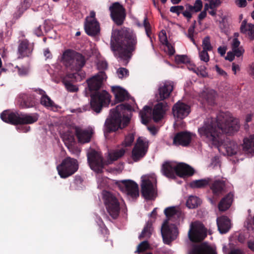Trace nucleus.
<instances>
[{
	"label": "nucleus",
	"mask_w": 254,
	"mask_h": 254,
	"mask_svg": "<svg viewBox=\"0 0 254 254\" xmlns=\"http://www.w3.org/2000/svg\"><path fill=\"white\" fill-rule=\"evenodd\" d=\"M151 227L152 224L148 222L144 226L141 234L139 235V239L141 240L144 238L149 237L151 234Z\"/></svg>",
	"instance_id": "nucleus-39"
},
{
	"label": "nucleus",
	"mask_w": 254,
	"mask_h": 254,
	"mask_svg": "<svg viewBox=\"0 0 254 254\" xmlns=\"http://www.w3.org/2000/svg\"><path fill=\"white\" fill-rule=\"evenodd\" d=\"M233 200V194L229 192L221 199L218 204V208L221 211H225L230 208Z\"/></svg>",
	"instance_id": "nucleus-31"
},
{
	"label": "nucleus",
	"mask_w": 254,
	"mask_h": 254,
	"mask_svg": "<svg viewBox=\"0 0 254 254\" xmlns=\"http://www.w3.org/2000/svg\"><path fill=\"white\" fill-rule=\"evenodd\" d=\"M207 10V8H206L205 9H204L203 11H201L198 16V21H201L207 15L206 11Z\"/></svg>",
	"instance_id": "nucleus-57"
},
{
	"label": "nucleus",
	"mask_w": 254,
	"mask_h": 254,
	"mask_svg": "<svg viewBox=\"0 0 254 254\" xmlns=\"http://www.w3.org/2000/svg\"><path fill=\"white\" fill-rule=\"evenodd\" d=\"M193 134L187 131H180L176 133L173 139V144L176 146H188L191 142Z\"/></svg>",
	"instance_id": "nucleus-20"
},
{
	"label": "nucleus",
	"mask_w": 254,
	"mask_h": 254,
	"mask_svg": "<svg viewBox=\"0 0 254 254\" xmlns=\"http://www.w3.org/2000/svg\"><path fill=\"white\" fill-rule=\"evenodd\" d=\"M232 51L235 56L238 57L241 56L244 52V50L242 47L234 49L232 50Z\"/></svg>",
	"instance_id": "nucleus-53"
},
{
	"label": "nucleus",
	"mask_w": 254,
	"mask_h": 254,
	"mask_svg": "<svg viewBox=\"0 0 254 254\" xmlns=\"http://www.w3.org/2000/svg\"><path fill=\"white\" fill-rule=\"evenodd\" d=\"M112 91L115 95L116 101L118 102H123L129 98L130 96L127 91L119 86L112 87Z\"/></svg>",
	"instance_id": "nucleus-30"
},
{
	"label": "nucleus",
	"mask_w": 254,
	"mask_h": 254,
	"mask_svg": "<svg viewBox=\"0 0 254 254\" xmlns=\"http://www.w3.org/2000/svg\"><path fill=\"white\" fill-rule=\"evenodd\" d=\"M188 236L190 241L199 242L206 237V233L202 228H197L191 224L188 233Z\"/></svg>",
	"instance_id": "nucleus-21"
},
{
	"label": "nucleus",
	"mask_w": 254,
	"mask_h": 254,
	"mask_svg": "<svg viewBox=\"0 0 254 254\" xmlns=\"http://www.w3.org/2000/svg\"><path fill=\"white\" fill-rule=\"evenodd\" d=\"M18 102L22 109L34 107L37 104V100L34 94L21 93L18 97Z\"/></svg>",
	"instance_id": "nucleus-18"
},
{
	"label": "nucleus",
	"mask_w": 254,
	"mask_h": 254,
	"mask_svg": "<svg viewBox=\"0 0 254 254\" xmlns=\"http://www.w3.org/2000/svg\"><path fill=\"white\" fill-rule=\"evenodd\" d=\"M141 194L146 200H154L157 196L156 179L152 177H145L141 180Z\"/></svg>",
	"instance_id": "nucleus-8"
},
{
	"label": "nucleus",
	"mask_w": 254,
	"mask_h": 254,
	"mask_svg": "<svg viewBox=\"0 0 254 254\" xmlns=\"http://www.w3.org/2000/svg\"><path fill=\"white\" fill-rule=\"evenodd\" d=\"M34 33L38 37H40L43 35V32L42 31L41 27L40 25L35 29Z\"/></svg>",
	"instance_id": "nucleus-61"
},
{
	"label": "nucleus",
	"mask_w": 254,
	"mask_h": 254,
	"mask_svg": "<svg viewBox=\"0 0 254 254\" xmlns=\"http://www.w3.org/2000/svg\"><path fill=\"white\" fill-rule=\"evenodd\" d=\"M172 111L175 117L183 119L190 114V108L188 105L179 101L174 105Z\"/></svg>",
	"instance_id": "nucleus-19"
},
{
	"label": "nucleus",
	"mask_w": 254,
	"mask_h": 254,
	"mask_svg": "<svg viewBox=\"0 0 254 254\" xmlns=\"http://www.w3.org/2000/svg\"><path fill=\"white\" fill-rule=\"evenodd\" d=\"M216 70L217 72L221 75H226L227 73L226 72L223 70L222 69L220 68L217 65L215 66Z\"/></svg>",
	"instance_id": "nucleus-63"
},
{
	"label": "nucleus",
	"mask_w": 254,
	"mask_h": 254,
	"mask_svg": "<svg viewBox=\"0 0 254 254\" xmlns=\"http://www.w3.org/2000/svg\"><path fill=\"white\" fill-rule=\"evenodd\" d=\"M248 248L253 251H254V241H249L248 242Z\"/></svg>",
	"instance_id": "nucleus-64"
},
{
	"label": "nucleus",
	"mask_w": 254,
	"mask_h": 254,
	"mask_svg": "<svg viewBox=\"0 0 254 254\" xmlns=\"http://www.w3.org/2000/svg\"><path fill=\"white\" fill-rule=\"evenodd\" d=\"M173 90V86L170 84L165 83L161 85L158 89L156 98L158 101H163L168 98Z\"/></svg>",
	"instance_id": "nucleus-27"
},
{
	"label": "nucleus",
	"mask_w": 254,
	"mask_h": 254,
	"mask_svg": "<svg viewBox=\"0 0 254 254\" xmlns=\"http://www.w3.org/2000/svg\"><path fill=\"white\" fill-rule=\"evenodd\" d=\"M149 145V141L146 138L139 137L137 139L131 151V157L134 162H138L145 156Z\"/></svg>",
	"instance_id": "nucleus-11"
},
{
	"label": "nucleus",
	"mask_w": 254,
	"mask_h": 254,
	"mask_svg": "<svg viewBox=\"0 0 254 254\" xmlns=\"http://www.w3.org/2000/svg\"><path fill=\"white\" fill-rule=\"evenodd\" d=\"M84 29L86 34L89 36H96L100 31L99 23L97 20L86 21Z\"/></svg>",
	"instance_id": "nucleus-28"
},
{
	"label": "nucleus",
	"mask_w": 254,
	"mask_h": 254,
	"mask_svg": "<svg viewBox=\"0 0 254 254\" xmlns=\"http://www.w3.org/2000/svg\"><path fill=\"white\" fill-rule=\"evenodd\" d=\"M236 4L240 7H245L247 4L246 0H236Z\"/></svg>",
	"instance_id": "nucleus-56"
},
{
	"label": "nucleus",
	"mask_w": 254,
	"mask_h": 254,
	"mask_svg": "<svg viewBox=\"0 0 254 254\" xmlns=\"http://www.w3.org/2000/svg\"><path fill=\"white\" fill-rule=\"evenodd\" d=\"M202 46L203 50L211 51L212 50V46L210 43V37L207 36L204 38L202 41Z\"/></svg>",
	"instance_id": "nucleus-41"
},
{
	"label": "nucleus",
	"mask_w": 254,
	"mask_h": 254,
	"mask_svg": "<svg viewBox=\"0 0 254 254\" xmlns=\"http://www.w3.org/2000/svg\"><path fill=\"white\" fill-rule=\"evenodd\" d=\"M87 161L93 171L97 174L103 173V169L106 165L102 155L95 150H91L87 154Z\"/></svg>",
	"instance_id": "nucleus-12"
},
{
	"label": "nucleus",
	"mask_w": 254,
	"mask_h": 254,
	"mask_svg": "<svg viewBox=\"0 0 254 254\" xmlns=\"http://www.w3.org/2000/svg\"><path fill=\"white\" fill-rule=\"evenodd\" d=\"M239 128L238 119L232 117L229 113L222 112L216 118L206 119L198 131L201 136L211 141L220 153L231 156L237 153L239 146L234 141L225 140L224 134L230 135Z\"/></svg>",
	"instance_id": "nucleus-1"
},
{
	"label": "nucleus",
	"mask_w": 254,
	"mask_h": 254,
	"mask_svg": "<svg viewBox=\"0 0 254 254\" xmlns=\"http://www.w3.org/2000/svg\"><path fill=\"white\" fill-rule=\"evenodd\" d=\"M58 174L62 178H66L74 174L78 169L76 159L67 157L57 167Z\"/></svg>",
	"instance_id": "nucleus-9"
},
{
	"label": "nucleus",
	"mask_w": 254,
	"mask_h": 254,
	"mask_svg": "<svg viewBox=\"0 0 254 254\" xmlns=\"http://www.w3.org/2000/svg\"><path fill=\"white\" fill-rule=\"evenodd\" d=\"M126 152V150L124 148L116 150L109 154V158L112 161H116L123 157Z\"/></svg>",
	"instance_id": "nucleus-38"
},
{
	"label": "nucleus",
	"mask_w": 254,
	"mask_h": 254,
	"mask_svg": "<svg viewBox=\"0 0 254 254\" xmlns=\"http://www.w3.org/2000/svg\"><path fill=\"white\" fill-rule=\"evenodd\" d=\"M75 132L78 141L82 143L90 142L93 134L91 130L83 129L78 127L75 128Z\"/></svg>",
	"instance_id": "nucleus-25"
},
{
	"label": "nucleus",
	"mask_w": 254,
	"mask_h": 254,
	"mask_svg": "<svg viewBox=\"0 0 254 254\" xmlns=\"http://www.w3.org/2000/svg\"><path fill=\"white\" fill-rule=\"evenodd\" d=\"M240 45V42L238 40V38H234L232 43V49L239 48Z\"/></svg>",
	"instance_id": "nucleus-55"
},
{
	"label": "nucleus",
	"mask_w": 254,
	"mask_h": 254,
	"mask_svg": "<svg viewBox=\"0 0 254 254\" xmlns=\"http://www.w3.org/2000/svg\"><path fill=\"white\" fill-rule=\"evenodd\" d=\"M235 56L233 52H229L227 54L225 59L229 61L230 62H232L234 60Z\"/></svg>",
	"instance_id": "nucleus-58"
},
{
	"label": "nucleus",
	"mask_w": 254,
	"mask_h": 254,
	"mask_svg": "<svg viewBox=\"0 0 254 254\" xmlns=\"http://www.w3.org/2000/svg\"><path fill=\"white\" fill-rule=\"evenodd\" d=\"M38 114H25L21 112H9L4 111L0 114L1 119L4 122L13 125L32 124L39 119Z\"/></svg>",
	"instance_id": "nucleus-6"
},
{
	"label": "nucleus",
	"mask_w": 254,
	"mask_h": 254,
	"mask_svg": "<svg viewBox=\"0 0 254 254\" xmlns=\"http://www.w3.org/2000/svg\"><path fill=\"white\" fill-rule=\"evenodd\" d=\"M164 45H165L167 47V52L168 55L170 56L174 55L175 53L174 47L172 46V44H170L169 42L165 44Z\"/></svg>",
	"instance_id": "nucleus-52"
},
{
	"label": "nucleus",
	"mask_w": 254,
	"mask_h": 254,
	"mask_svg": "<svg viewBox=\"0 0 254 254\" xmlns=\"http://www.w3.org/2000/svg\"><path fill=\"white\" fill-rule=\"evenodd\" d=\"M123 186L120 188L127 196L132 198H136L139 196V188L137 183L132 180H123Z\"/></svg>",
	"instance_id": "nucleus-15"
},
{
	"label": "nucleus",
	"mask_w": 254,
	"mask_h": 254,
	"mask_svg": "<svg viewBox=\"0 0 254 254\" xmlns=\"http://www.w3.org/2000/svg\"><path fill=\"white\" fill-rule=\"evenodd\" d=\"M199 57L201 61L205 63L209 61V56L208 54V51L203 50L199 52Z\"/></svg>",
	"instance_id": "nucleus-44"
},
{
	"label": "nucleus",
	"mask_w": 254,
	"mask_h": 254,
	"mask_svg": "<svg viewBox=\"0 0 254 254\" xmlns=\"http://www.w3.org/2000/svg\"><path fill=\"white\" fill-rule=\"evenodd\" d=\"M150 245L147 241H144L140 243L137 246V248L135 253H140L149 249Z\"/></svg>",
	"instance_id": "nucleus-42"
},
{
	"label": "nucleus",
	"mask_w": 254,
	"mask_h": 254,
	"mask_svg": "<svg viewBox=\"0 0 254 254\" xmlns=\"http://www.w3.org/2000/svg\"><path fill=\"white\" fill-rule=\"evenodd\" d=\"M218 229L221 234H225L231 227L230 219L226 216H222L217 218Z\"/></svg>",
	"instance_id": "nucleus-29"
},
{
	"label": "nucleus",
	"mask_w": 254,
	"mask_h": 254,
	"mask_svg": "<svg viewBox=\"0 0 254 254\" xmlns=\"http://www.w3.org/2000/svg\"><path fill=\"white\" fill-rule=\"evenodd\" d=\"M243 149L246 153H254V135L244 140Z\"/></svg>",
	"instance_id": "nucleus-33"
},
{
	"label": "nucleus",
	"mask_w": 254,
	"mask_h": 254,
	"mask_svg": "<svg viewBox=\"0 0 254 254\" xmlns=\"http://www.w3.org/2000/svg\"><path fill=\"white\" fill-rule=\"evenodd\" d=\"M110 17L113 22L118 26L122 25L126 17V10L119 2L113 3L109 8Z\"/></svg>",
	"instance_id": "nucleus-13"
},
{
	"label": "nucleus",
	"mask_w": 254,
	"mask_h": 254,
	"mask_svg": "<svg viewBox=\"0 0 254 254\" xmlns=\"http://www.w3.org/2000/svg\"><path fill=\"white\" fill-rule=\"evenodd\" d=\"M211 178H209L194 180L190 183V186L192 188H203L208 185L209 186Z\"/></svg>",
	"instance_id": "nucleus-34"
},
{
	"label": "nucleus",
	"mask_w": 254,
	"mask_h": 254,
	"mask_svg": "<svg viewBox=\"0 0 254 254\" xmlns=\"http://www.w3.org/2000/svg\"><path fill=\"white\" fill-rule=\"evenodd\" d=\"M159 38L160 42L163 45H165L169 43L167 39L166 33L165 31H161V32L159 35Z\"/></svg>",
	"instance_id": "nucleus-50"
},
{
	"label": "nucleus",
	"mask_w": 254,
	"mask_h": 254,
	"mask_svg": "<svg viewBox=\"0 0 254 254\" xmlns=\"http://www.w3.org/2000/svg\"><path fill=\"white\" fill-rule=\"evenodd\" d=\"M18 44V58L30 57L33 50V45L26 39L19 40Z\"/></svg>",
	"instance_id": "nucleus-17"
},
{
	"label": "nucleus",
	"mask_w": 254,
	"mask_h": 254,
	"mask_svg": "<svg viewBox=\"0 0 254 254\" xmlns=\"http://www.w3.org/2000/svg\"><path fill=\"white\" fill-rule=\"evenodd\" d=\"M168 109V105L165 102L157 103L153 110L151 107L145 106L139 112L142 124L146 125L152 119L154 122H158L163 118Z\"/></svg>",
	"instance_id": "nucleus-7"
},
{
	"label": "nucleus",
	"mask_w": 254,
	"mask_h": 254,
	"mask_svg": "<svg viewBox=\"0 0 254 254\" xmlns=\"http://www.w3.org/2000/svg\"><path fill=\"white\" fill-rule=\"evenodd\" d=\"M161 234L164 243L169 245L177 238L179 231L175 224H169L166 220L162 225Z\"/></svg>",
	"instance_id": "nucleus-14"
},
{
	"label": "nucleus",
	"mask_w": 254,
	"mask_h": 254,
	"mask_svg": "<svg viewBox=\"0 0 254 254\" xmlns=\"http://www.w3.org/2000/svg\"><path fill=\"white\" fill-rule=\"evenodd\" d=\"M104 204L107 212L114 219H117L120 214V203L113 193L109 191H105L103 194Z\"/></svg>",
	"instance_id": "nucleus-10"
},
{
	"label": "nucleus",
	"mask_w": 254,
	"mask_h": 254,
	"mask_svg": "<svg viewBox=\"0 0 254 254\" xmlns=\"http://www.w3.org/2000/svg\"><path fill=\"white\" fill-rule=\"evenodd\" d=\"M202 2L201 0H196L193 7H194V12H197L200 11L202 8Z\"/></svg>",
	"instance_id": "nucleus-51"
},
{
	"label": "nucleus",
	"mask_w": 254,
	"mask_h": 254,
	"mask_svg": "<svg viewBox=\"0 0 254 254\" xmlns=\"http://www.w3.org/2000/svg\"><path fill=\"white\" fill-rule=\"evenodd\" d=\"M176 169V176L181 178L191 176L194 173L193 168L184 163L177 164Z\"/></svg>",
	"instance_id": "nucleus-24"
},
{
	"label": "nucleus",
	"mask_w": 254,
	"mask_h": 254,
	"mask_svg": "<svg viewBox=\"0 0 254 254\" xmlns=\"http://www.w3.org/2000/svg\"><path fill=\"white\" fill-rule=\"evenodd\" d=\"M177 164L174 163L166 161L164 162L161 167V172L163 175L168 178L175 179L176 176Z\"/></svg>",
	"instance_id": "nucleus-23"
},
{
	"label": "nucleus",
	"mask_w": 254,
	"mask_h": 254,
	"mask_svg": "<svg viewBox=\"0 0 254 254\" xmlns=\"http://www.w3.org/2000/svg\"><path fill=\"white\" fill-rule=\"evenodd\" d=\"M240 30L242 33L248 34L251 40L254 39V24L251 23L247 24L246 20H244L242 22Z\"/></svg>",
	"instance_id": "nucleus-32"
},
{
	"label": "nucleus",
	"mask_w": 254,
	"mask_h": 254,
	"mask_svg": "<svg viewBox=\"0 0 254 254\" xmlns=\"http://www.w3.org/2000/svg\"><path fill=\"white\" fill-rule=\"evenodd\" d=\"M175 61L178 63H187L189 62V59L186 55H177L175 57Z\"/></svg>",
	"instance_id": "nucleus-46"
},
{
	"label": "nucleus",
	"mask_w": 254,
	"mask_h": 254,
	"mask_svg": "<svg viewBox=\"0 0 254 254\" xmlns=\"http://www.w3.org/2000/svg\"><path fill=\"white\" fill-rule=\"evenodd\" d=\"M188 254H217L216 250L206 243L193 246Z\"/></svg>",
	"instance_id": "nucleus-22"
},
{
	"label": "nucleus",
	"mask_w": 254,
	"mask_h": 254,
	"mask_svg": "<svg viewBox=\"0 0 254 254\" xmlns=\"http://www.w3.org/2000/svg\"><path fill=\"white\" fill-rule=\"evenodd\" d=\"M15 68L17 69L18 73L20 76H25L28 73V69L26 67H19L16 65Z\"/></svg>",
	"instance_id": "nucleus-48"
},
{
	"label": "nucleus",
	"mask_w": 254,
	"mask_h": 254,
	"mask_svg": "<svg viewBox=\"0 0 254 254\" xmlns=\"http://www.w3.org/2000/svg\"><path fill=\"white\" fill-rule=\"evenodd\" d=\"M201 203L200 199L197 196H190L187 201V206L190 208L197 207Z\"/></svg>",
	"instance_id": "nucleus-36"
},
{
	"label": "nucleus",
	"mask_w": 254,
	"mask_h": 254,
	"mask_svg": "<svg viewBox=\"0 0 254 254\" xmlns=\"http://www.w3.org/2000/svg\"><path fill=\"white\" fill-rule=\"evenodd\" d=\"M98 67L102 69H106L108 67V64L106 62L101 61L98 63Z\"/></svg>",
	"instance_id": "nucleus-60"
},
{
	"label": "nucleus",
	"mask_w": 254,
	"mask_h": 254,
	"mask_svg": "<svg viewBox=\"0 0 254 254\" xmlns=\"http://www.w3.org/2000/svg\"><path fill=\"white\" fill-rule=\"evenodd\" d=\"M137 39L133 31L127 28L112 31L111 49L119 62L127 65L136 49Z\"/></svg>",
	"instance_id": "nucleus-2"
},
{
	"label": "nucleus",
	"mask_w": 254,
	"mask_h": 254,
	"mask_svg": "<svg viewBox=\"0 0 254 254\" xmlns=\"http://www.w3.org/2000/svg\"><path fill=\"white\" fill-rule=\"evenodd\" d=\"M106 76L105 72L101 71L87 80L89 90L95 91L91 95L90 106L92 110L96 113H100L103 107L107 105L110 101L109 94L107 91H98Z\"/></svg>",
	"instance_id": "nucleus-5"
},
{
	"label": "nucleus",
	"mask_w": 254,
	"mask_h": 254,
	"mask_svg": "<svg viewBox=\"0 0 254 254\" xmlns=\"http://www.w3.org/2000/svg\"><path fill=\"white\" fill-rule=\"evenodd\" d=\"M131 111V106L127 103L121 104L111 110L110 117L105 123V135L127 126L130 121Z\"/></svg>",
	"instance_id": "nucleus-4"
},
{
	"label": "nucleus",
	"mask_w": 254,
	"mask_h": 254,
	"mask_svg": "<svg viewBox=\"0 0 254 254\" xmlns=\"http://www.w3.org/2000/svg\"><path fill=\"white\" fill-rule=\"evenodd\" d=\"M144 27L145 29V32L147 36L151 38L150 35L151 34V26L149 22L147 21V17H145L143 21Z\"/></svg>",
	"instance_id": "nucleus-47"
},
{
	"label": "nucleus",
	"mask_w": 254,
	"mask_h": 254,
	"mask_svg": "<svg viewBox=\"0 0 254 254\" xmlns=\"http://www.w3.org/2000/svg\"><path fill=\"white\" fill-rule=\"evenodd\" d=\"M37 93L41 95L40 98V104L47 109H57L58 106L54 101L49 97L46 92L41 89L35 90Z\"/></svg>",
	"instance_id": "nucleus-26"
},
{
	"label": "nucleus",
	"mask_w": 254,
	"mask_h": 254,
	"mask_svg": "<svg viewBox=\"0 0 254 254\" xmlns=\"http://www.w3.org/2000/svg\"><path fill=\"white\" fill-rule=\"evenodd\" d=\"M118 74L119 77L120 78H123L124 76H127L128 75V70L124 67H120L118 70Z\"/></svg>",
	"instance_id": "nucleus-49"
},
{
	"label": "nucleus",
	"mask_w": 254,
	"mask_h": 254,
	"mask_svg": "<svg viewBox=\"0 0 254 254\" xmlns=\"http://www.w3.org/2000/svg\"><path fill=\"white\" fill-rule=\"evenodd\" d=\"M30 129V127H17V129L19 131V132H28Z\"/></svg>",
	"instance_id": "nucleus-59"
},
{
	"label": "nucleus",
	"mask_w": 254,
	"mask_h": 254,
	"mask_svg": "<svg viewBox=\"0 0 254 254\" xmlns=\"http://www.w3.org/2000/svg\"><path fill=\"white\" fill-rule=\"evenodd\" d=\"M206 68L204 65H201L197 67L194 72L198 75H201L202 77H206L207 76V73L206 71Z\"/></svg>",
	"instance_id": "nucleus-43"
},
{
	"label": "nucleus",
	"mask_w": 254,
	"mask_h": 254,
	"mask_svg": "<svg viewBox=\"0 0 254 254\" xmlns=\"http://www.w3.org/2000/svg\"><path fill=\"white\" fill-rule=\"evenodd\" d=\"M164 212L168 219H170L171 218L175 216H179L180 215V211L175 206H171L166 208Z\"/></svg>",
	"instance_id": "nucleus-35"
},
{
	"label": "nucleus",
	"mask_w": 254,
	"mask_h": 254,
	"mask_svg": "<svg viewBox=\"0 0 254 254\" xmlns=\"http://www.w3.org/2000/svg\"><path fill=\"white\" fill-rule=\"evenodd\" d=\"M134 139V136L133 133H128L125 136L122 145L124 147H129L132 145Z\"/></svg>",
	"instance_id": "nucleus-40"
},
{
	"label": "nucleus",
	"mask_w": 254,
	"mask_h": 254,
	"mask_svg": "<svg viewBox=\"0 0 254 254\" xmlns=\"http://www.w3.org/2000/svg\"><path fill=\"white\" fill-rule=\"evenodd\" d=\"M209 187L212 191L214 198L219 197L227 192V183L223 179L212 180L209 184Z\"/></svg>",
	"instance_id": "nucleus-16"
},
{
	"label": "nucleus",
	"mask_w": 254,
	"mask_h": 254,
	"mask_svg": "<svg viewBox=\"0 0 254 254\" xmlns=\"http://www.w3.org/2000/svg\"><path fill=\"white\" fill-rule=\"evenodd\" d=\"M44 55L47 59H51L52 58V55L48 48L44 50Z\"/></svg>",
	"instance_id": "nucleus-62"
},
{
	"label": "nucleus",
	"mask_w": 254,
	"mask_h": 254,
	"mask_svg": "<svg viewBox=\"0 0 254 254\" xmlns=\"http://www.w3.org/2000/svg\"><path fill=\"white\" fill-rule=\"evenodd\" d=\"M184 9V7L183 5H177L171 6L170 8V11L179 15L183 10Z\"/></svg>",
	"instance_id": "nucleus-45"
},
{
	"label": "nucleus",
	"mask_w": 254,
	"mask_h": 254,
	"mask_svg": "<svg viewBox=\"0 0 254 254\" xmlns=\"http://www.w3.org/2000/svg\"><path fill=\"white\" fill-rule=\"evenodd\" d=\"M62 60L65 66L74 72L67 73L62 81L67 91L76 92L78 87L73 83L80 81L85 77V73L81 70L86 63L85 57L73 50L67 49L63 53Z\"/></svg>",
	"instance_id": "nucleus-3"
},
{
	"label": "nucleus",
	"mask_w": 254,
	"mask_h": 254,
	"mask_svg": "<svg viewBox=\"0 0 254 254\" xmlns=\"http://www.w3.org/2000/svg\"><path fill=\"white\" fill-rule=\"evenodd\" d=\"M195 21H194V24L192 26H190L188 29V37L189 38H191L192 37H193V34H194V28H195Z\"/></svg>",
	"instance_id": "nucleus-54"
},
{
	"label": "nucleus",
	"mask_w": 254,
	"mask_h": 254,
	"mask_svg": "<svg viewBox=\"0 0 254 254\" xmlns=\"http://www.w3.org/2000/svg\"><path fill=\"white\" fill-rule=\"evenodd\" d=\"M203 96L207 103L210 105H214L215 103V92L213 90H210L204 92Z\"/></svg>",
	"instance_id": "nucleus-37"
}]
</instances>
